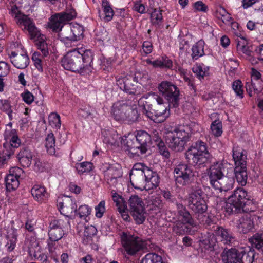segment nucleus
Here are the masks:
<instances>
[{"instance_id":"nucleus-31","label":"nucleus","mask_w":263,"mask_h":263,"mask_svg":"<svg viewBox=\"0 0 263 263\" xmlns=\"http://www.w3.org/2000/svg\"><path fill=\"white\" fill-rule=\"evenodd\" d=\"M165 142L171 149L176 152L183 151L185 145L181 140L178 139L173 135L172 136V134L166 133Z\"/></svg>"},{"instance_id":"nucleus-17","label":"nucleus","mask_w":263,"mask_h":263,"mask_svg":"<svg viewBox=\"0 0 263 263\" xmlns=\"http://www.w3.org/2000/svg\"><path fill=\"white\" fill-rule=\"evenodd\" d=\"M228 164L223 162H216L208 170V175L210 184L218 180L228 172Z\"/></svg>"},{"instance_id":"nucleus-35","label":"nucleus","mask_w":263,"mask_h":263,"mask_svg":"<svg viewBox=\"0 0 263 263\" xmlns=\"http://www.w3.org/2000/svg\"><path fill=\"white\" fill-rule=\"evenodd\" d=\"M17 231L14 229L8 230L7 235V242L6 247L8 251H12L15 247L17 241Z\"/></svg>"},{"instance_id":"nucleus-63","label":"nucleus","mask_w":263,"mask_h":263,"mask_svg":"<svg viewBox=\"0 0 263 263\" xmlns=\"http://www.w3.org/2000/svg\"><path fill=\"white\" fill-rule=\"evenodd\" d=\"M10 13L12 16L14 17L16 21L19 20V18L21 17V16L24 15L16 5L11 7Z\"/></svg>"},{"instance_id":"nucleus-1","label":"nucleus","mask_w":263,"mask_h":263,"mask_svg":"<svg viewBox=\"0 0 263 263\" xmlns=\"http://www.w3.org/2000/svg\"><path fill=\"white\" fill-rule=\"evenodd\" d=\"M93 54L91 51L83 48L68 51L61 61L66 70L73 72H88L91 70Z\"/></svg>"},{"instance_id":"nucleus-24","label":"nucleus","mask_w":263,"mask_h":263,"mask_svg":"<svg viewBox=\"0 0 263 263\" xmlns=\"http://www.w3.org/2000/svg\"><path fill=\"white\" fill-rule=\"evenodd\" d=\"M125 142L124 143L126 145L127 150L129 153L136 156H139L144 154V152L142 151L141 145L137 140L135 135H129L127 137H125Z\"/></svg>"},{"instance_id":"nucleus-54","label":"nucleus","mask_w":263,"mask_h":263,"mask_svg":"<svg viewBox=\"0 0 263 263\" xmlns=\"http://www.w3.org/2000/svg\"><path fill=\"white\" fill-rule=\"evenodd\" d=\"M44 57L43 54L39 51L35 52L32 54V59L34 62V65L39 70L42 69V59Z\"/></svg>"},{"instance_id":"nucleus-3","label":"nucleus","mask_w":263,"mask_h":263,"mask_svg":"<svg viewBox=\"0 0 263 263\" xmlns=\"http://www.w3.org/2000/svg\"><path fill=\"white\" fill-rule=\"evenodd\" d=\"M138 103L143 106V114L155 123L164 122L170 115L168 107L171 105L164 104L163 99L154 93L141 98Z\"/></svg>"},{"instance_id":"nucleus-12","label":"nucleus","mask_w":263,"mask_h":263,"mask_svg":"<svg viewBox=\"0 0 263 263\" xmlns=\"http://www.w3.org/2000/svg\"><path fill=\"white\" fill-rule=\"evenodd\" d=\"M128 203L129 210L136 223H143L145 218V212L142 199L137 195H132L129 198Z\"/></svg>"},{"instance_id":"nucleus-14","label":"nucleus","mask_w":263,"mask_h":263,"mask_svg":"<svg viewBox=\"0 0 263 263\" xmlns=\"http://www.w3.org/2000/svg\"><path fill=\"white\" fill-rule=\"evenodd\" d=\"M198 125L194 122H191L189 124L180 125L169 131L167 134H172V136L178 139L181 140L185 144L189 141L191 134L198 130Z\"/></svg>"},{"instance_id":"nucleus-29","label":"nucleus","mask_w":263,"mask_h":263,"mask_svg":"<svg viewBox=\"0 0 263 263\" xmlns=\"http://www.w3.org/2000/svg\"><path fill=\"white\" fill-rule=\"evenodd\" d=\"M233 158L235 162V167H246L247 153L241 147H234Z\"/></svg>"},{"instance_id":"nucleus-45","label":"nucleus","mask_w":263,"mask_h":263,"mask_svg":"<svg viewBox=\"0 0 263 263\" xmlns=\"http://www.w3.org/2000/svg\"><path fill=\"white\" fill-rule=\"evenodd\" d=\"M95 109L89 105H85L81 108L78 111V114L80 117L85 119L95 117Z\"/></svg>"},{"instance_id":"nucleus-36","label":"nucleus","mask_w":263,"mask_h":263,"mask_svg":"<svg viewBox=\"0 0 263 263\" xmlns=\"http://www.w3.org/2000/svg\"><path fill=\"white\" fill-rule=\"evenodd\" d=\"M135 137L141 145L142 151L145 153L147 151V143H149L151 140L150 135L145 131L140 130L137 133Z\"/></svg>"},{"instance_id":"nucleus-33","label":"nucleus","mask_w":263,"mask_h":263,"mask_svg":"<svg viewBox=\"0 0 263 263\" xmlns=\"http://www.w3.org/2000/svg\"><path fill=\"white\" fill-rule=\"evenodd\" d=\"M17 158L22 166L28 167L31 163L32 155L30 149L24 147L21 149L17 155Z\"/></svg>"},{"instance_id":"nucleus-28","label":"nucleus","mask_w":263,"mask_h":263,"mask_svg":"<svg viewBox=\"0 0 263 263\" xmlns=\"http://www.w3.org/2000/svg\"><path fill=\"white\" fill-rule=\"evenodd\" d=\"M126 112L124 121H126L128 123L136 121L139 117V114L137 111V101H127Z\"/></svg>"},{"instance_id":"nucleus-53","label":"nucleus","mask_w":263,"mask_h":263,"mask_svg":"<svg viewBox=\"0 0 263 263\" xmlns=\"http://www.w3.org/2000/svg\"><path fill=\"white\" fill-rule=\"evenodd\" d=\"M242 84L240 80L235 81L233 83L232 88L236 95L242 98L243 97V90L242 89Z\"/></svg>"},{"instance_id":"nucleus-27","label":"nucleus","mask_w":263,"mask_h":263,"mask_svg":"<svg viewBox=\"0 0 263 263\" xmlns=\"http://www.w3.org/2000/svg\"><path fill=\"white\" fill-rule=\"evenodd\" d=\"M127 101L118 102L114 104L111 109V114L117 121H124Z\"/></svg>"},{"instance_id":"nucleus-7","label":"nucleus","mask_w":263,"mask_h":263,"mask_svg":"<svg viewBox=\"0 0 263 263\" xmlns=\"http://www.w3.org/2000/svg\"><path fill=\"white\" fill-rule=\"evenodd\" d=\"M121 243L126 252L129 255H134L143 249L146 242L138 236L123 232L121 236Z\"/></svg>"},{"instance_id":"nucleus-18","label":"nucleus","mask_w":263,"mask_h":263,"mask_svg":"<svg viewBox=\"0 0 263 263\" xmlns=\"http://www.w3.org/2000/svg\"><path fill=\"white\" fill-rule=\"evenodd\" d=\"M23 173L22 169L18 167H14L10 170L9 174L5 178L7 190L10 191L15 190L18 187V178Z\"/></svg>"},{"instance_id":"nucleus-64","label":"nucleus","mask_w":263,"mask_h":263,"mask_svg":"<svg viewBox=\"0 0 263 263\" xmlns=\"http://www.w3.org/2000/svg\"><path fill=\"white\" fill-rule=\"evenodd\" d=\"M153 45L152 44L148 41H145L142 45V53H144L147 55L152 52Z\"/></svg>"},{"instance_id":"nucleus-23","label":"nucleus","mask_w":263,"mask_h":263,"mask_svg":"<svg viewBox=\"0 0 263 263\" xmlns=\"http://www.w3.org/2000/svg\"><path fill=\"white\" fill-rule=\"evenodd\" d=\"M242 250L231 248L224 249L222 254V260L223 263H240L241 253Z\"/></svg>"},{"instance_id":"nucleus-19","label":"nucleus","mask_w":263,"mask_h":263,"mask_svg":"<svg viewBox=\"0 0 263 263\" xmlns=\"http://www.w3.org/2000/svg\"><path fill=\"white\" fill-rule=\"evenodd\" d=\"M16 21L17 24L22 27L23 30L28 31L31 38L39 37L40 35V32L35 27L33 21L28 15L24 14Z\"/></svg>"},{"instance_id":"nucleus-50","label":"nucleus","mask_w":263,"mask_h":263,"mask_svg":"<svg viewBox=\"0 0 263 263\" xmlns=\"http://www.w3.org/2000/svg\"><path fill=\"white\" fill-rule=\"evenodd\" d=\"M72 32L73 41L80 40L83 37V28L80 26H76L71 27Z\"/></svg>"},{"instance_id":"nucleus-34","label":"nucleus","mask_w":263,"mask_h":263,"mask_svg":"<svg viewBox=\"0 0 263 263\" xmlns=\"http://www.w3.org/2000/svg\"><path fill=\"white\" fill-rule=\"evenodd\" d=\"M217 240L214 233H208L201 240L200 246L208 251H213L216 246Z\"/></svg>"},{"instance_id":"nucleus-49","label":"nucleus","mask_w":263,"mask_h":263,"mask_svg":"<svg viewBox=\"0 0 263 263\" xmlns=\"http://www.w3.org/2000/svg\"><path fill=\"white\" fill-rule=\"evenodd\" d=\"M162 18L161 10L155 9L152 12L151 20L154 25H159L162 22Z\"/></svg>"},{"instance_id":"nucleus-57","label":"nucleus","mask_w":263,"mask_h":263,"mask_svg":"<svg viewBox=\"0 0 263 263\" xmlns=\"http://www.w3.org/2000/svg\"><path fill=\"white\" fill-rule=\"evenodd\" d=\"M91 209L87 205L80 206L78 209V214L81 218H85L91 213Z\"/></svg>"},{"instance_id":"nucleus-52","label":"nucleus","mask_w":263,"mask_h":263,"mask_svg":"<svg viewBox=\"0 0 263 263\" xmlns=\"http://www.w3.org/2000/svg\"><path fill=\"white\" fill-rule=\"evenodd\" d=\"M50 125L57 128H59L61 125L60 116L57 113L52 112L48 117Z\"/></svg>"},{"instance_id":"nucleus-48","label":"nucleus","mask_w":263,"mask_h":263,"mask_svg":"<svg viewBox=\"0 0 263 263\" xmlns=\"http://www.w3.org/2000/svg\"><path fill=\"white\" fill-rule=\"evenodd\" d=\"M36 44L37 46L38 49L40 50L41 52L44 57H47L49 54L47 44L46 43L43 37L38 39L36 41Z\"/></svg>"},{"instance_id":"nucleus-6","label":"nucleus","mask_w":263,"mask_h":263,"mask_svg":"<svg viewBox=\"0 0 263 263\" xmlns=\"http://www.w3.org/2000/svg\"><path fill=\"white\" fill-rule=\"evenodd\" d=\"M252 203L250 196L247 191L242 187H238L234 190V193L228 199L226 203L225 210L229 214L237 213L244 209L246 205Z\"/></svg>"},{"instance_id":"nucleus-10","label":"nucleus","mask_w":263,"mask_h":263,"mask_svg":"<svg viewBox=\"0 0 263 263\" xmlns=\"http://www.w3.org/2000/svg\"><path fill=\"white\" fill-rule=\"evenodd\" d=\"M174 178L176 184L185 186L194 180L195 173L187 164L180 163L174 170Z\"/></svg>"},{"instance_id":"nucleus-41","label":"nucleus","mask_w":263,"mask_h":263,"mask_svg":"<svg viewBox=\"0 0 263 263\" xmlns=\"http://www.w3.org/2000/svg\"><path fill=\"white\" fill-rule=\"evenodd\" d=\"M204 42L200 40L193 46L191 55L193 59L197 60L204 54Z\"/></svg>"},{"instance_id":"nucleus-55","label":"nucleus","mask_w":263,"mask_h":263,"mask_svg":"<svg viewBox=\"0 0 263 263\" xmlns=\"http://www.w3.org/2000/svg\"><path fill=\"white\" fill-rule=\"evenodd\" d=\"M237 50L247 55H250V51L247 46V41L244 37L241 38V41H238L237 45Z\"/></svg>"},{"instance_id":"nucleus-11","label":"nucleus","mask_w":263,"mask_h":263,"mask_svg":"<svg viewBox=\"0 0 263 263\" xmlns=\"http://www.w3.org/2000/svg\"><path fill=\"white\" fill-rule=\"evenodd\" d=\"M176 206L178 212V220L174 227V231L177 234H182L187 230L185 224H189L191 226H193L194 224V221L189 211L183 204L177 203Z\"/></svg>"},{"instance_id":"nucleus-51","label":"nucleus","mask_w":263,"mask_h":263,"mask_svg":"<svg viewBox=\"0 0 263 263\" xmlns=\"http://www.w3.org/2000/svg\"><path fill=\"white\" fill-rule=\"evenodd\" d=\"M97 229L93 226L86 227L83 232L84 239H86L87 242L91 240V238L96 234Z\"/></svg>"},{"instance_id":"nucleus-43","label":"nucleus","mask_w":263,"mask_h":263,"mask_svg":"<svg viewBox=\"0 0 263 263\" xmlns=\"http://www.w3.org/2000/svg\"><path fill=\"white\" fill-rule=\"evenodd\" d=\"M76 168L79 174H83L85 173H89L93 168V165L90 162H83L77 163L76 164Z\"/></svg>"},{"instance_id":"nucleus-62","label":"nucleus","mask_w":263,"mask_h":263,"mask_svg":"<svg viewBox=\"0 0 263 263\" xmlns=\"http://www.w3.org/2000/svg\"><path fill=\"white\" fill-rule=\"evenodd\" d=\"M21 95L24 101L28 104H30L34 100V96L29 91H25Z\"/></svg>"},{"instance_id":"nucleus-26","label":"nucleus","mask_w":263,"mask_h":263,"mask_svg":"<svg viewBox=\"0 0 263 263\" xmlns=\"http://www.w3.org/2000/svg\"><path fill=\"white\" fill-rule=\"evenodd\" d=\"M103 134V142L110 146H119L120 144L125 142L124 138L115 131H104Z\"/></svg>"},{"instance_id":"nucleus-42","label":"nucleus","mask_w":263,"mask_h":263,"mask_svg":"<svg viewBox=\"0 0 263 263\" xmlns=\"http://www.w3.org/2000/svg\"><path fill=\"white\" fill-rule=\"evenodd\" d=\"M55 140L53 133L48 134L45 139V147L47 152L50 155H54L55 153Z\"/></svg>"},{"instance_id":"nucleus-4","label":"nucleus","mask_w":263,"mask_h":263,"mask_svg":"<svg viewBox=\"0 0 263 263\" xmlns=\"http://www.w3.org/2000/svg\"><path fill=\"white\" fill-rule=\"evenodd\" d=\"M76 16V12L74 10L69 12L57 13L51 17L48 23V27L54 31L59 32V36L62 41H73L71 27L68 26L63 30L62 28L64 23L72 20Z\"/></svg>"},{"instance_id":"nucleus-20","label":"nucleus","mask_w":263,"mask_h":263,"mask_svg":"<svg viewBox=\"0 0 263 263\" xmlns=\"http://www.w3.org/2000/svg\"><path fill=\"white\" fill-rule=\"evenodd\" d=\"M61 213L67 217H72L77 211L76 201L69 197H66L63 202L58 204Z\"/></svg>"},{"instance_id":"nucleus-44","label":"nucleus","mask_w":263,"mask_h":263,"mask_svg":"<svg viewBox=\"0 0 263 263\" xmlns=\"http://www.w3.org/2000/svg\"><path fill=\"white\" fill-rule=\"evenodd\" d=\"M102 6L103 8V12L105 15L103 18V20L105 22L110 21L112 19L114 14L112 8L106 0H102Z\"/></svg>"},{"instance_id":"nucleus-32","label":"nucleus","mask_w":263,"mask_h":263,"mask_svg":"<svg viewBox=\"0 0 263 263\" xmlns=\"http://www.w3.org/2000/svg\"><path fill=\"white\" fill-rule=\"evenodd\" d=\"M31 194L37 201H43L47 199L49 194L45 187L40 185H35L31 190Z\"/></svg>"},{"instance_id":"nucleus-21","label":"nucleus","mask_w":263,"mask_h":263,"mask_svg":"<svg viewBox=\"0 0 263 263\" xmlns=\"http://www.w3.org/2000/svg\"><path fill=\"white\" fill-rule=\"evenodd\" d=\"M234 182V180L232 177L223 175L210 184L215 190H219L220 192H227L233 187Z\"/></svg>"},{"instance_id":"nucleus-16","label":"nucleus","mask_w":263,"mask_h":263,"mask_svg":"<svg viewBox=\"0 0 263 263\" xmlns=\"http://www.w3.org/2000/svg\"><path fill=\"white\" fill-rule=\"evenodd\" d=\"M68 224V221L62 219H54L50 224L48 235L50 241H57L61 239L66 234L64 229Z\"/></svg>"},{"instance_id":"nucleus-13","label":"nucleus","mask_w":263,"mask_h":263,"mask_svg":"<svg viewBox=\"0 0 263 263\" xmlns=\"http://www.w3.org/2000/svg\"><path fill=\"white\" fill-rule=\"evenodd\" d=\"M117 84L121 90L130 95L138 96L143 92L141 85L132 77L119 78Z\"/></svg>"},{"instance_id":"nucleus-39","label":"nucleus","mask_w":263,"mask_h":263,"mask_svg":"<svg viewBox=\"0 0 263 263\" xmlns=\"http://www.w3.org/2000/svg\"><path fill=\"white\" fill-rule=\"evenodd\" d=\"M111 194L112 200L116 203V205L119 212L120 213H125L127 210V206L122 196L117 193L115 190H112Z\"/></svg>"},{"instance_id":"nucleus-2","label":"nucleus","mask_w":263,"mask_h":263,"mask_svg":"<svg viewBox=\"0 0 263 263\" xmlns=\"http://www.w3.org/2000/svg\"><path fill=\"white\" fill-rule=\"evenodd\" d=\"M133 186L141 191H148L158 186L160 179L158 174L143 163L135 164L130 173Z\"/></svg>"},{"instance_id":"nucleus-9","label":"nucleus","mask_w":263,"mask_h":263,"mask_svg":"<svg viewBox=\"0 0 263 263\" xmlns=\"http://www.w3.org/2000/svg\"><path fill=\"white\" fill-rule=\"evenodd\" d=\"M158 89L167 100L169 105L177 106L179 102V90L172 82L162 81L158 86Z\"/></svg>"},{"instance_id":"nucleus-8","label":"nucleus","mask_w":263,"mask_h":263,"mask_svg":"<svg viewBox=\"0 0 263 263\" xmlns=\"http://www.w3.org/2000/svg\"><path fill=\"white\" fill-rule=\"evenodd\" d=\"M203 192L199 186L193 187L187 198L189 208L196 213H203L207 210Z\"/></svg>"},{"instance_id":"nucleus-38","label":"nucleus","mask_w":263,"mask_h":263,"mask_svg":"<svg viewBox=\"0 0 263 263\" xmlns=\"http://www.w3.org/2000/svg\"><path fill=\"white\" fill-rule=\"evenodd\" d=\"M252 246L260 251H263V232H258L249 239Z\"/></svg>"},{"instance_id":"nucleus-15","label":"nucleus","mask_w":263,"mask_h":263,"mask_svg":"<svg viewBox=\"0 0 263 263\" xmlns=\"http://www.w3.org/2000/svg\"><path fill=\"white\" fill-rule=\"evenodd\" d=\"M4 135L6 142L3 146L7 151V155L10 156L14 154L15 148L20 146L21 141L15 129L6 128Z\"/></svg>"},{"instance_id":"nucleus-56","label":"nucleus","mask_w":263,"mask_h":263,"mask_svg":"<svg viewBox=\"0 0 263 263\" xmlns=\"http://www.w3.org/2000/svg\"><path fill=\"white\" fill-rule=\"evenodd\" d=\"M218 13L219 16H218V17L220 18L224 24L229 25L232 22V18L231 15L223 8L220 9L218 11Z\"/></svg>"},{"instance_id":"nucleus-30","label":"nucleus","mask_w":263,"mask_h":263,"mask_svg":"<svg viewBox=\"0 0 263 263\" xmlns=\"http://www.w3.org/2000/svg\"><path fill=\"white\" fill-rule=\"evenodd\" d=\"M12 63L18 69H24L29 64V61L26 54H16L12 52L10 56Z\"/></svg>"},{"instance_id":"nucleus-60","label":"nucleus","mask_w":263,"mask_h":263,"mask_svg":"<svg viewBox=\"0 0 263 263\" xmlns=\"http://www.w3.org/2000/svg\"><path fill=\"white\" fill-rule=\"evenodd\" d=\"M1 103L2 104V109L7 112L9 119L11 120L12 119V110L11 109V106L8 100H5L4 101L2 100Z\"/></svg>"},{"instance_id":"nucleus-59","label":"nucleus","mask_w":263,"mask_h":263,"mask_svg":"<svg viewBox=\"0 0 263 263\" xmlns=\"http://www.w3.org/2000/svg\"><path fill=\"white\" fill-rule=\"evenodd\" d=\"M105 202L104 200L99 202L98 205L95 207L96 216L98 218L102 217L105 211Z\"/></svg>"},{"instance_id":"nucleus-47","label":"nucleus","mask_w":263,"mask_h":263,"mask_svg":"<svg viewBox=\"0 0 263 263\" xmlns=\"http://www.w3.org/2000/svg\"><path fill=\"white\" fill-rule=\"evenodd\" d=\"M212 134L215 137H219L222 133V123L219 120L214 121L211 125Z\"/></svg>"},{"instance_id":"nucleus-22","label":"nucleus","mask_w":263,"mask_h":263,"mask_svg":"<svg viewBox=\"0 0 263 263\" xmlns=\"http://www.w3.org/2000/svg\"><path fill=\"white\" fill-rule=\"evenodd\" d=\"M214 228V234L217 240H219L224 244H230L235 241V238L229 230L218 226Z\"/></svg>"},{"instance_id":"nucleus-40","label":"nucleus","mask_w":263,"mask_h":263,"mask_svg":"<svg viewBox=\"0 0 263 263\" xmlns=\"http://www.w3.org/2000/svg\"><path fill=\"white\" fill-rule=\"evenodd\" d=\"M239 250H242V253H241L240 257V263H252L254 260V250L251 249L249 247L245 248H241Z\"/></svg>"},{"instance_id":"nucleus-58","label":"nucleus","mask_w":263,"mask_h":263,"mask_svg":"<svg viewBox=\"0 0 263 263\" xmlns=\"http://www.w3.org/2000/svg\"><path fill=\"white\" fill-rule=\"evenodd\" d=\"M105 176L106 179L120 178L121 177V173L120 170H115L113 167H110L108 169Z\"/></svg>"},{"instance_id":"nucleus-5","label":"nucleus","mask_w":263,"mask_h":263,"mask_svg":"<svg viewBox=\"0 0 263 263\" xmlns=\"http://www.w3.org/2000/svg\"><path fill=\"white\" fill-rule=\"evenodd\" d=\"M185 157L189 163L201 167L211 161L212 155L208 150L206 144L202 141H197L186 151Z\"/></svg>"},{"instance_id":"nucleus-25","label":"nucleus","mask_w":263,"mask_h":263,"mask_svg":"<svg viewBox=\"0 0 263 263\" xmlns=\"http://www.w3.org/2000/svg\"><path fill=\"white\" fill-rule=\"evenodd\" d=\"M236 226L240 232L246 234L253 229L254 223L251 216L245 214L236 221Z\"/></svg>"},{"instance_id":"nucleus-37","label":"nucleus","mask_w":263,"mask_h":263,"mask_svg":"<svg viewBox=\"0 0 263 263\" xmlns=\"http://www.w3.org/2000/svg\"><path fill=\"white\" fill-rule=\"evenodd\" d=\"M234 171L238 183L242 186L245 185L248 179L246 167H235Z\"/></svg>"},{"instance_id":"nucleus-61","label":"nucleus","mask_w":263,"mask_h":263,"mask_svg":"<svg viewBox=\"0 0 263 263\" xmlns=\"http://www.w3.org/2000/svg\"><path fill=\"white\" fill-rule=\"evenodd\" d=\"M10 71L9 67L5 62H0V77L6 76Z\"/></svg>"},{"instance_id":"nucleus-46","label":"nucleus","mask_w":263,"mask_h":263,"mask_svg":"<svg viewBox=\"0 0 263 263\" xmlns=\"http://www.w3.org/2000/svg\"><path fill=\"white\" fill-rule=\"evenodd\" d=\"M141 263H162V259L156 253H148L142 259Z\"/></svg>"}]
</instances>
